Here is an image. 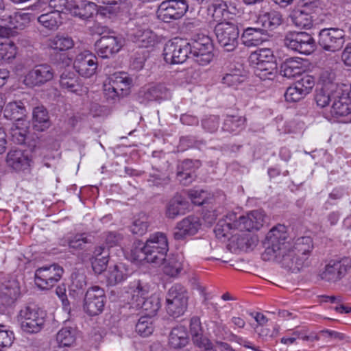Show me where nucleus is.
<instances>
[{
    "label": "nucleus",
    "instance_id": "39",
    "mask_svg": "<svg viewBox=\"0 0 351 351\" xmlns=\"http://www.w3.org/2000/svg\"><path fill=\"white\" fill-rule=\"evenodd\" d=\"M171 97L170 90L162 84L148 88L144 93V98L148 101L167 99Z\"/></svg>",
    "mask_w": 351,
    "mask_h": 351
},
{
    "label": "nucleus",
    "instance_id": "52",
    "mask_svg": "<svg viewBox=\"0 0 351 351\" xmlns=\"http://www.w3.org/2000/svg\"><path fill=\"white\" fill-rule=\"evenodd\" d=\"M68 245L71 249L75 250H87L86 245L90 244L91 241L88 239L85 234H77L69 239L67 241Z\"/></svg>",
    "mask_w": 351,
    "mask_h": 351
},
{
    "label": "nucleus",
    "instance_id": "36",
    "mask_svg": "<svg viewBox=\"0 0 351 351\" xmlns=\"http://www.w3.org/2000/svg\"><path fill=\"white\" fill-rule=\"evenodd\" d=\"M311 13L302 9L294 10L290 15L291 22L298 27L308 29L313 24Z\"/></svg>",
    "mask_w": 351,
    "mask_h": 351
},
{
    "label": "nucleus",
    "instance_id": "27",
    "mask_svg": "<svg viewBox=\"0 0 351 351\" xmlns=\"http://www.w3.org/2000/svg\"><path fill=\"white\" fill-rule=\"evenodd\" d=\"M111 85L119 92L122 97L128 95L131 92L133 80L126 73H115L110 78Z\"/></svg>",
    "mask_w": 351,
    "mask_h": 351
},
{
    "label": "nucleus",
    "instance_id": "24",
    "mask_svg": "<svg viewBox=\"0 0 351 351\" xmlns=\"http://www.w3.org/2000/svg\"><path fill=\"white\" fill-rule=\"evenodd\" d=\"M305 71L303 61L301 58H291L284 61L280 66V73L287 78L300 77Z\"/></svg>",
    "mask_w": 351,
    "mask_h": 351
},
{
    "label": "nucleus",
    "instance_id": "26",
    "mask_svg": "<svg viewBox=\"0 0 351 351\" xmlns=\"http://www.w3.org/2000/svg\"><path fill=\"white\" fill-rule=\"evenodd\" d=\"M188 206V202L182 196L176 195L167 204L165 215L173 219L179 215H184Z\"/></svg>",
    "mask_w": 351,
    "mask_h": 351
},
{
    "label": "nucleus",
    "instance_id": "46",
    "mask_svg": "<svg viewBox=\"0 0 351 351\" xmlns=\"http://www.w3.org/2000/svg\"><path fill=\"white\" fill-rule=\"evenodd\" d=\"M75 330L71 327L62 328L56 335V340L60 347H69L75 342Z\"/></svg>",
    "mask_w": 351,
    "mask_h": 351
},
{
    "label": "nucleus",
    "instance_id": "42",
    "mask_svg": "<svg viewBox=\"0 0 351 351\" xmlns=\"http://www.w3.org/2000/svg\"><path fill=\"white\" fill-rule=\"evenodd\" d=\"M74 43L73 39L62 34H58L48 40V47L56 51H63L71 49Z\"/></svg>",
    "mask_w": 351,
    "mask_h": 351
},
{
    "label": "nucleus",
    "instance_id": "28",
    "mask_svg": "<svg viewBox=\"0 0 351 351\" xmlns=\"http://www.w3.org/2000/svg\"><path fill=\"white\" fill-rule=\"evenodd\" d=\"M266 33L267 31L265 29L247 27L241 34V39L245 46H258L266 40Z\"/></svg>",
    "mask_w": 351,
    "mask_h": 351
},
{
    "label": "nucleus",
    "instance_id": "64",
    "mask_svg": "<svg viewBox=\"0 0 351 351\" xmlns=\"http://www.w3.org/2000/svg\"><path fill=\"white\" fill-rule=\"evenodd\" d=\"M190 332L193 337L200 336L202 334V328L201 325L200 319L198 317H193L190 322Z\"/></svg>",
    "mask_w": 351,
    "mask_h": 351
},
{
    "label": "nucleus",
    "instance_id": "20",
    "mask_svg": "<svg viewBox=\"0 0 351 351\" xmlns=\"http://www.w3.org/2000/svg\"><path fill=\"white\" fill-rule=\"evenodd\" d=\"M264 223V215L262 211L253 210L246 216L240 215L239 217L235 214L234 229L241 231L250 232L253 230H258Z\"/></svg>",
    "mask_w": 351,
    "mask_h": 351
},
{
    "label": "nucleus",
    "instance_id": "4",
    "mask_svg": "<svg viewBox=\"0 0 351 351\" xmlns=\"http://www.w3.org/2000/svg\"><path fill=\"white\" fill-rule=\"evenodd\" d=\"M188 300L189 293L186 287L180 284L173 285L167 293V313L173 317L182 315L187 309Z\"/></svg>",
    "mask_w": 351,
    "mask_h": 351
},
{
    "label": "nucleus",
    "instance_id": "53",
    "mask_svg": "<svg viewBox=\"0 0 351 351\" xmlns=\"http://www.w3.org/2000/svg\"><path fill=\"white\" fill-rule=\"evenodd\" d=\"M245 80V76L241 75L239 70L232 71L226 73L222 78V83L229 87H234L242 83Z\"/></svg>",
    "mask_w": 351,
    "mask_h": 351
},
{
    "label": "nucleus",
    "instance_id": "38",
    "mask_svg": "<svg viewBox=\"0 0 351 351\" xmlns=\"http://www.w3.org/2000/svg\"><path fill=\"white\" fill-rule=\"evenodd\" d=\"M163 272L170 276H177L182 269V262L178 255L167 254L162 262Z\"/></svg>",
    "mask_w": 351,
    "mask_h": 351
},
{
    "label": "nucleus",
    "instance_id": "62",
    "mask_svg": "<svg viewBox=\"0 0 351 351\" xmlns=\"http://www.w3.org/2000/svg\"><path fill=\"white\" fill-rule=\"evenodd\" d=\"M268 21L269 27H276L279 26L283 21L282 15L276 11H271L265 15Z\"/></svg>",
    "mask_w": 351,
    "mask_h": 351
},
{
    "label": "nucleus",
    "instance_id": "16",
    "mask_svg": "<svg viewBox=\"0 0 351 351\" xmlns=\"http://www.w3.org/2000/svg\"><path fill=\"white\" fill-rule=\"evenodd\" d=\"M98 66L97 58L89 51H84L77 55L73 68L80 75L90 77L95 74Z\"/></svg>",
    "mask_w": 351,
    "mask_h": 351
},
{
    "label": "nucleus",
    "instance_id": "35",
    "mask_svg": "<svg viewBox=\"0 0 351 351\" xmlns=\"http://www.w3.org/2000/svg\"><path fill=\"white\" fill-rule=\"evenodd\" d=\"M6 162L15 170H21L29 165V160L27 155L20 149L10 150L7 155Z\"/></svg>",
    "mask_w": 351,
    "mask_h": 351
},
{
    "label": "nucleus",
    "instance_id": "63",
    "mask_svg": "<svg viewBox=\"0 0 351 351\" xmlns=\"http://www.w3.org/2000/svg\"><path fill=\"white\" fill-rule=\"evenodd\" d=\"M202 126L208 132H214L219 127V118L217 116H210L202 121Z\"/></svg>",
    "mask_w": 351,
    "mask_h": 351
},
{
    "label": "nucleus",
    "instance_id": "3",
    "mask_svg": "<svg viewBox=\"0 0 351 351\" xmlns=\"http://www.w3.org/2000/svg\"><path fill=\"white\" fill-rule=\"evenodd\" d=\"M252 62H256V75L263 80H273L277 73V64L272 51L263 48L252 53Z\"/></svg>",
    "mask_w": 351,
    "mask_h": 351
},
{
    "label": "nucleus",
    "instance_id": "54",
    "mask_svg": "<svg viewBox=\"0 0 351 351\" xmlns=\"http://www.w3.org/2000/svg\"><path fill=\"white\" fill-rule=\"evenodd\" d=\"M74 0H49V6L53 10L62 13H70Z\"/></svg>",
    "mask_w": 351,
    "mask_h": 351
},
{
    "label": "nucleus",
    "instance_id": "12",
    "mask_svg": "<svg viewBox=\"0 0 351 351\" xmlns=\"http://www.w3.org/2000/svg\"><path fill=\"white\" fill-rule=\"evenodd\" d=\"M147 293V289L138 281L136 289L133 291L132 300L136 302V307L141 308L146 317L155 316L160 308V298L157 295H152L145 298Z\"/></svg>",
    "mask_w": 351,
    "mask_h": 351
},
{
    "label": "nucleus",
    "instance_id": "1",
    "mask_svg": "<svg viewBox=\"0 0 351 351\" xmlns=\"http://www.w3.org/2000/svg\"><path fill=\"white\" fill-rule=\"evenodd\" d=\"M288 234L286 227L279 224L274 227L267 233L266 237V249L263 254V258L266 259L267 256H282V265L292 272H298L303 267H308L311 264L310 259L306 257H302L291 250L283 254L282 250L287 248Z\"/></svg>",
    "mask_w": 351,
    "mask_h": 351
},
{
    "label": "nucleus",
    "instance_id": "2",
    "mask_svg": "<svg viewBox=\"0 0 351 351\" xmlns=\"http://www.w3.org/2000/svg\"><path fill=\"white\" fill-rule=\"evenodd\" d=\"M169 250L167 238L162 232H156L150 234L143 246L132 251L134 259L161 265Z\"/></svg>",
    "mask_w": 351,
    "mask_h": 351
},
{
    "label": "nucleus",
    "instance_id": "33",
    "mask_svg": "<svg viewBox=\"0 0 351 351\" xmlns=\"http://www.w3.org/2000/svg\"><path fill=\"white\" fill-rule=\"evenodd\" d=\"M20 294L19 282L15 279L4 281L0 286V296L6 302H11L16 300Z\"/></svg>",
    "mask_w": 351,
    "mask_h": 351
},
{
    "label": "nucleus",
    "instance_id": "5",
    "mask_svg": "<svg viewBox=\"0 0 351 351\" xmlns=\"http://www.w3.org/2000/svg\"><path fill=\"white\" fill-rule=\"evenodd\" d=\"M217 41L224 51L231 52L239 45V29L236 23L223 21L215 27Z\"/></svg>",
    "mask_w": 351,
    "mask_h": 351
},
{
    "label": "nucleus",
    "instance_id": "7",
    "mask_svg": "<svg viewBox=\"0 0 351 351\" xmlns=\"http://www.w3.org/2000/svg\"><path fill=\"white\" fill-rule=\"evenodd\" d=\"M190 55L199 65H206L213 58V45L211 39L204 35H197L189 43Z\"/></svg>",
    "mask_w": 351,
    "mask_h": 351
},
{
    "label": "nucleus",
    "instance_id": "50",
    "mask_svg": "<svg viewBox=\"0 0 351 351\" xmlns=\"http://www.w3.org/2000/svg\"><path fill=\"white\" fill-rule=\"evenodd\" d=\"M300 77H301L300 79L295 84L300 88V91L306 96L310 93L312 88L314 87L315 79L312 75H310L305 72Z\"/></svg>",
    "mask_w": 351,
    "mask_h": 351
},
{
    "label": "nucleus",
    "instance_id": "8",
    "mask_svg": "<svg viewBox=\"0 0 351 351\" xmlns=\"http://www.w3.org/2000/svg\"><path fill=\"white\" fill-rule=\"evenodd\" d=\"M189 4L186 0H165L158 7V19L165 23L180 19L187 12Z\"/></svg>",
    "mask_w": 351,
    "mask_h": 351
},
{
    "label": "nucleus",
    "instance_id": "22",
    "mask_svg": "<svg viewBox=\"0 0 351 351\" xmlns=\"http://www.w3.org/2000/svg\"><path fill=\"white\" fill-rule=\"evenodd\" d=\"M332 100L330 110L332 117H344L351 113V99L342 89L337 91Z\"/></svg>",
    "mask_w": 351,
    "mask_h": 351
},
{
    "label": "nucleus",
    "instance_id": "18",
    "mask_svg": "<svg viewBox=\"0 0 351 351\" xmlns=\"http://www.w3.org/2000/svg\"><path fill=\"white\" fill-rule=\"evenodd\" d=\"M54 72L51 66L47 64L36 65L25 76L24 83L29 87L40 86L51 80Z\"/></svg>",
    "mask_w": 351,
    "mask_h": 351
},
{
    "label": "nucleus",
    "instance_id": "29",
    "mask_svg": "<svg viewBox=\"0 0 351 351\" xmlns=\"http://www.w3.org/2000/svg\"><path fill=\"white\" fill-rule=\"evenodd\" d=\"M70 14L82 19H88L97 11V5L86 0H74Z\"/></svg>",
    "mask_w": 351,
    "mask_h": 351
},
{
    "label": "nucleus",
    "instance_id": "31",
    "mask_svg": "<svg viewBox=\"0 0 351 351\" xmlns=\"http://www.w3.org/2000/svg\"><path fill=\"white\" fill-rule=\"evenodd\" d=\"M60 84L62 88L79 93L82 91V84L80 77L71 71H64L60 75Z\"/></svg>",
    "mask_w": 351,
    "mask_h": 351
},
{
    "label": "nucleus",
    "instance_id": "25",
    "mask_svg": "<svg viewBox=\"0 0 351 351\" xmlns=\"http://www.w3.org/2000/svg\"><path fill=\"white\" fill-rule=\"evenodd\" d=\"M51 125L47 109L43 106H38L33 108L32 126L38 132H44Z\"/></svg>",
    "mask_w": 351,
    "mask_h": 351
},
{
    "label": "nucleus",
    "instance_id": "17",
    "mask_svg": "<svg viewBox=\"0 0 351 351\" xmlns=\"http://www.w3.org/2000/svg\"><path fill=\"white\" fill-rule=\"evenodd\" d=\"M30 122L27 120L14 122L10 128L11 141L17 145H26L30 149L36 145V141L30 136Z\"/></svg>",
    "mask_w": 351,
    "mask_h": 351
},
{
    "label": "nucleus",
    "instance_id": "13",
    "mask_svg": "<svg viewBox=\"0 0 351 351\" xmlns=\"http://www.w3.org/2000/svg\"><path fill=\"white\" fill-rule=\"evenodd\" d=\"M63 272L58 264L40 267L35 271V283L40 289H50L60 280Z\"/></svg>",
    "mask_w": 351,
    "mask_h": 351
},
{
    "label": "nucleus",
    "instance_id": "60",
    "mask_svg": "<svg viewBox=\"0 0 351 351\" xmlns=\"http://www.w3.org/2000/svg\"><path fill=\"white\" fill-rule=\"evenodd\" d=\"M104 94L106 100L110 103H114L117 101H119L120 98L123 97L119 94V92L117 91V89L114 88V86L111 85V82L110 81L108 84L104 85Z\"/></svg>",
    "mask_w": 351,
    "mask_h": 351
},
{
    "label": "nucleus",
    "instance_id": "56",
    "mask_svg": "<svg viewBox=\"0 0 351 351\" xmlns=\"http://www.w3.org/2000/svg\"><path fill=\"white\" fill-rule=\"evenodd\" d=\"M192 341L202 351H216L211 341L203 335L193 337Z\"/></svg>",
    "mask_w": 351,
    "mask_h": 351
},
{
    "label": "nucleus",
    "instance_id": "14",
    "mask_svg": "<svg viewBox=\"0 0 351 351\" xmlns=\"http://www.w3.org/2000/svg\"><path fill=\"white\" fill-rule=\"evenodd\" d=\"M189 43H186L181 40L169 41L164 47V60L169 64L183 63L189 57Z\"/></svg>",
    "mask_w": 351,
    "mask_h": 351
},
{
    "label": "nucleus",
    "instance_id": "51",
    "mask_svg": "<svg viewBox=\"0 0 351 351\" xmlns=\"http://www.w3.org/2000/svg\"><path fill=\"white\" fill-rule=\"evenodd\" d=\"M152 317L142 316L136 324V331L141 336L147 337L151 335L154 330Z\"/></svg>",
    "mask_w": 351,
    "mask_h": 351
},
{
    "label": "nucleus",
    "instance_id": "43",
    "mask_svg": "<svg viewBox=\"0 0 351 351\" xmlns=\"http://www.w3.org/2000/svg\"><path fill=\"white\" fill-rule=\"evenodd\" d=\"M61 20L60 14L54 10L42 14L38 17V21L45 27L51 30L57 29L62 23Z\"/></svg>",
    "mask_w": 351,
    "mask_h": 351
},
{
    "label": "nucleus",
    "instance_id": "48",
    "mask_svg": "<svg viewBox=\"0 0 351 351\" xmlns=\"http://www.w3.org/2000/svg\"><path fill=\"white\" fill-rule=\"evenodd\" d=\"M149 226L148 217L145 213L138 215V218L135 219L131 226V231L134 234H145Z\"/></svg>",
    "mask_w": 351,
    "mask_h": 351
},
{
    "label": "nucleus",
    "instance_id": "9",
    "mask_svg": "<svg viewBox=\"0 0 351 351\" xmlns=\"http://www.w3.org/2000/svg\"><path fill=\"white\" fill-rule=\"evenodd\" d=\"M346 41V33L341 28L330 27L321 29L318 34V44L325 51H339Z\"/></svg>",
    "mask_w": 351,
    "mask_h": 351
},
{
    "label": "nucleus",
    "instance_id": "47",
    "mask_svg": "<svg viewBox=\"0 0 351 351\" xmlns=\"http://www.w3.org/2000/svg\"><path fill=\"white\" fill-rule=\"evenodd\" d=\"M336 93V90L328 88H319L317 89L315 95V100L317 105L321 108L327 106L330 101L333 99Z\"/></svg>",
    "mask_w": 351,
    "mask_h": 351
},
{
    "label": "nucleus",
    "instance_id": "40",
    "mask_svg": "<svg viewBox=\"0 0 351 351\" xmlns=\"http://www.w3.org/2000/svg\"><path fill=\"white\" fill-rule=\"evenodd\" d=\"M318 84L320 86V88H328L336 91L342 89L336 82L335 72L330 69L321 71L319 75Z\"/></svg>",
    "mask_w": 351,
    "mask_h": 351
},
{
    "label": "nucleus",
    "instance_id": "41",
    "mask_svg": "<svg viewBox=\"0 0 351 351\" xmlns=\"http://www.w3.org/2000/svg\"><path fill=\"white\" fill-rule=\"evenodd\" d=\"M313 239L310 237H301L295 241L293 248L291 249L293 252L298 254L302 257H309L313 250Z\"/></svg>",
    "mask_w": 351,
    "mask_h": 351
},
{
    "label": "nucleus",
    "instance_id": "32",
    "mask_svg": "<svg viewBox=\"0 0 351 351\" xmlns=\"http://www.w3.org/2000/svg\"><path fill=\"white\" fill-rule=\"evenodd\" d=\"M189 342V336L186 328L182 326L174 327L169 337V344L174 349H180Z\"/></svg>",
    "mask_w": 351,
    "mask_h": 351
},
{
    "label": "nucleus",
    "instance_id": "30",
    "mask_svg": "<svg viewBox=\"0 0 351 351\" xmlns=\"http://www.w3.org/2000/svg\"><path fill=\"white\" fill-rule=\"evenodd\" d=\"M131 38L139 47L147 48L155 44L156 35L149 29L137 28L133 30Z\"/></svg>",
    "mask_w": 351,
    "mask_h": 351
},
{
    "label": "nucleus",
    "instance_id": "34",
    "mask_svg": "<svg viewBox=\"0 0 351 351\" xmlns=\"http://www.w3.org/2000/svg\"><path fill=\"white\" fill-rule=\"evenodd\" d=\"M129 275L128 269L123 263L110 267L107 276L108 285L114 286L125 280Z\"/></svg>",
    "mask_w": 351,
    "mask_h": 351
},
{
    "label": "nucleus",
    "instance_id": "55",
    "mask_svg": "<svg viewBox=\"0 0 351 351\" xmlns=\"http://www.w3.org/2000/svg\"><path fill=\"white\" fill-rule=\"evenodd\" d=\"M109 261V252L101 257L93 258L91 261L92 268L95 274H100L106 269Z\"/></svg>",
    "mask_w": 351,
    "mask_h": 351
},
{
    "label": "nucleus",
    "instance_id": "61",
    "mask_svg": "<svg viewBox=\"0 0 351 351\" xmlns=\"http://www.w3.org/2000/svg\"><path fill=\"white\" fill-rule=\"evenodd\" d=\"M298 6L300 9L310 12H314L322 6L321 0H300Z\"/></svg>",
    "mask_w": 351,
    "mask_h": 351
},
{
    "label": "nucleus",
    "instance_id": "23",
    "mask_svg": "<svg viewBox=\"0 0 351 351\" xmlns=\"http://www.w3.org/2000/svg\"><path fill=\"white\" fill-rule=\"evenodd\" d=\"M257 241L256 237L250 233L237 234L230 237L227 247L234 253L237 250L247 251L255 247Z\"/></svg>",
    "mask_w": 351,
    "mask_h": 351
},
{
    "label": "nucleus",
    "instance_id": "59",
    "mask_svg": "<svg viewBox=\"0 0 351 351\" xmlns=\"http://www.w3.org/2000/svg\"><path fill=\"white\" fill-rule=\"evenodd\" d=\"M32 14L29 13H21L16 12L14 14L13 21L16 24L14 25V28L16 29H23L31 21Z\"/></svg>",
    "mask_w": 351,
    "mask_h": 351
},
{
    "label": "nucleus",
    "instance_id": "21",
    "mask_svg": "<svg viewBox=\"0 0 351 351\" xmlns=\"http://www.w3.org/2000/svg\"><path fill=\"white\" fill-rule=\"evenodd\" d=\"M199 226L197 217L189 216L177 223L173 233V238L176 240H182L187 236L194 235Z\"/></svg>",
    "mask_w": 351,
    "mask_h": 351
},
{
    "label": "nucleus",
    "instance_id": "58",
    "mask_svg": "<svg viewBox=\"0 0 351 351\" xmlns=\"http://www.w3.org/2000/svg\"><path fill=\"white\" fill-rule=\"evenodd\" d=\"M14 339L13 332L5 329V326L0 325V348L10 346Z\"/></svg>",
    "mask_w": 351,
    "mask_h": 351
},
{
    "label": "nucleus",
    "instance_id": "44",
    "mask_svg": "<svg viewBox=\"0 0 351 351\" xmlns=\"http://www.w3.org/2000/svg\"><path fill=\"white\" fill-rule=\"evenodd\" d=\"M234 218L235 213H231L218 221L214 229L217 237H226L230 230L234 229Z\"/></svg>",
    "mask_w": 351,
    "mask_h": 351
},
{
    "label": "nucleus",
    "instance_id": "10",
    "mask_svg": "<svg viewBox=\"0 0 351 351\" xmlns=\"http://www.w3.org/2000/svg\"><path fill=\"white\" fill-rule=\"evenodd\" d=\"M283 42L287 48L303 54H310L315 47L314 38L304 32H289Z\"/></svg>",
    "mask_w": 351,
    "mask_h": 351
},
{
    "label": "nucleus",
    "instance_id": "49",
    "mask_svg": "<svg viewBox=\"0 0 351 351\" xmlns=\"http://www.w3.org/2000/svg\"><path fill=\"white\" fill-rule=\"evenodd\" d=\"M16 53V47L13 42L0 44V60L3 62H10L14 59Z\"/></svg>",
    "mask_w": 351,
    "mask_h": 351
},
{
    "label": "nucleus",
    "instance_id": "15",
    "mask_svg": "<svg viewBox=\"0 0 351 351\" xmlns=\"http://www.w3.org/2000/svg\"><path fill=\"white\" fill-rule=\"evenodd\" d=\"M104 290L98 286L89 288L85 294L83 308L90 316H95L101 313L105 304Z\"/></svg>",
    "mask_w": 351,
    "mask_h": 351
},
{
    "label": "nucleus",
    "instance_id": "11",
    "mask_svg": "<svg viewBox=\"0 0 351 351\" xmlns=\"http://www.w3.org/2000/svg\"><path fill=\"white\" fill-rule=\"evenodd\" d=\"M351 269V258L343 256L331 259L326 265L324 270L320 274L322 280L327 282H336L339 281Z\"/></svg>",
    "mask_w": 351,
    "mask_h": 351
},
{
    "label": "nucleus",
    "instance_id": "19",
    "mask_svg": "<svg viewBox=\"0 0 351 351\" xmlns=\"http://www.w3.org/2000/svg\"><path fill=\"white\" fill-rule=\"evenodd\" d=\"M122 46V39L113 35L103 36L95 43V51L102 58H108L117 53Z\"/></svg>",
    "mask_w": 351,
    "mask_h": 351
},
{
    "label": "nucleus",
    "instance_id": "45",
    "mask_svg": "<svg viewBox=\"0 0 351 351\" xmlns=\"http://www.w3.org/2000/svg\"><path fill=\"white\" fill-rule=\"evenodd\" d=\"M246 119L239 115H227L223 123V130L229 132H236L244 128Z\"/></svg>",
    "mask_w": 351,
    "mask_h": 351
},
{
    "label": "nucleus",
    "instance_id": "37",
    "mask_svg": "<svg viewBox=\"0 0 351 351\" xmlns=\"http://www.w3.org/2000/svg\"><path fill=\"white\" fill-rule=\"evenodd\" d=\"M25 108L21 101L8 103L3 110L4 117L10 120H14V122L25 120L23 117L25 116Z\"/></svg>",
    "mask_w": 351,
    "mask_h": 351
},
{
    "label": "nucleus",
    "instance_id": "6",
    "mask_svg": "<svg viewBox=\"0 0 351 351\" xmlns=\"http://www.w3.org/2000/svg\"><path fill=\"white\" fill-rule=\"evenodd\" d=\"M46 313L44 311L31 306L21 309L19 315L21 329L29 334L40 332L45 322Z\"/></svg>",
    "mask_w": 351,
    "mask_h": 351
},
{
    "label": "nucleus",
    "instance_id": "57",
    "mask_svg": "<svg viewBox=\"0 0 351 351\" xmlns=\"http://www.w3.org/2000/svg\"><path fill=\"white\" fill-rule=\"evenodd\" d=\"M304 97L305 95L300 91L295 84L294 86H289L285 93V99L289 102L298 101Z\"/></svg>",
    "mask_w": 351,
    "mask_h": 351
}]
</instances>
